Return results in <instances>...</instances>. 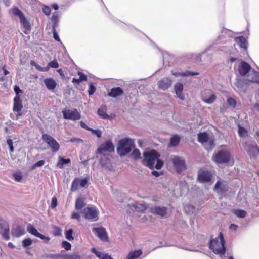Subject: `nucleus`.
<instances>
[{
  "label": "nucleus",
  "mask_w": 259,
  "mask_h": 259,
  "mask_svg": "<svg viewBox=\"0 0 259 259\" xmlns=\"http://www.w3.org/2000/svg\"><path fill=\"white\" fill-rule=\"evenodd\" d=\"M90 131H91L93 134H95L98 137L100 138L101 137L102 133L100 130L91 128Z\"/></svg>",
  "instance_id": "4d7b16f0"
},
{
  "label": "nucleus",
  "mask_w": 259,
  "mask_h": 259,
  "mask_svg": "<svg viewBox=\"0 0 259 259\" xmlns=\"http://www.w3.org/2000/svg\"><path fill=\"white\" fill-rule=\"evenodd\" d=\"M0 234L6 240L10 239V228L8 223L0 217Z\"/></svg>",
  "instance_id": "f8f14e48"
},
{
  "label": "nucleus",
  "mask_w": 259,
  "mask_h": 259,
  "mask_svg": "<svg viewBox=\"0 0 259 259\" xmlns=\"http://www.w3.org/2000/svg\"><path fill=\"white\" fill-rule=\"evenodd\" d=\"M13 14L15 16H18L20 19L21 18L23 17L24 15L22 11L19 9L17 7H14L12 10Z\"/></svg>",
  "instance_id": "4c0bfd02"
},
{
  "label": "nucleus",
  "mask_w": 259,
  "mask_h": 259,
  "mask_svg": "<svg viewBox=\"0 0 259 259\" xmlns=\"http://www.w3.org/2000/svg\"><path fill=\"white\" fill-rule=\"evenodd\" d=\"M20 23L21 25L23 27V32L26 34H28L29 33L30 31L31 30V25L30 24V22L29 21L26 19V18L24 16L23 17L21 18L20 19Z\"/></svg>",
  "instance_id": "6ab92c4d"
},
{
  "label": "nucleus",
  "mask_w": 259,
  "mask_h": 259,
  "mask_svg": "<svg viewBox=\"0 0 259 259\" xmlns=\"http://www.w3.org/2000/svg\"><path fill=\"white\" fill-rule=\"evenodd\" d=\"M23 108L20 96H15L14 98L13 111L16 112L21 111Z\"/></svg>",
  "instance_id": "aec40b11"
},
{
  "label": "nucleus",
  "mask_w": 259,
  "mask_h": 259,
  "mask_svg": "<svg viewBox=\"0 0 259 259\" xmlns=\"http://www.w3.org/2000/svg\"><path fill=\"white\" fill-rule=\"evenodd\" d=\"M83 213L85 219L87 220L96 221L98 219L99 211L95 206L85 208Z\"/></svg>",
  "instance_id": "6e6552de"
},
{
  "label": "nucleus",
  "mask_w": 259,
  "mask_h": 259,
  "mask_svg": "<svg viewBox=\"0 0 259 259\" xmlns=\"http://www.w3.org/2000/svg\"><path fill=\"white\" fill-rule=\"evenodd\" d=\"M172 74L175 76H195L199 74L198 72H191L190 71H186L185 72H177L172 71Z\"/></svg>",
  "instance_id": "a878e982"
},
{
  "label": "nucleus",
  "mask_w": 259,
  "mask_h": 259,
  "mask_svg": "<svg viewBox=\"0 0 259 259\" xmlns=\"http://www.w3.org/2000/svg\"><path fill=\"white\" fill-rule=\"evenodd\" d=\"M72 82L74 84L76 83L77 84H79L81 81L79 80V79H76L75 78H73L72 79Z\"/></svg>",
  "instance_id": "338daca9"
},
{
  "label": "nucleus",
  "mask_w": 259,
  "mask_h": 259,
  "mask_svg": "<svg viewBox=\"0 0 259 259\" xmlns=\"http://www.w3.org/2000/svg\"><path fill=\"white\" fill-rule=\"evenodd\" d=\"M132 155L135 159H138L140 158L141 153L139 149H135L132 153Z\"/></svg>",
  "instance_id": "79ce46f5"
},
{
  "label": "nucleus",
  "mask_w": 259,
  "mask_h": 259,
  "mask_svg": "<svg viewBox=\"0 0 259 259\" xmlns=\"http://www.w3.org/2000/svg\"><path fill=\"white\" fill-rule=\"evenodd\" d=\"M231 155L228 150L222 149L213 156V160L217 163H227L230 160Z\"/></svg>",
  "instance_id": "20e7f679"
},
{
  "label": "nucleus",
  "mask_w": 259,
  "mask_h": 259,
  "mask_svg": "<svg viewBox=\"0 0 259 259\" xmlns=\"http://www.w3.org/2000/svg\"><path fill=\"white\" fill-rule=\"evenodd\" d=\"M52 20L53 22H58L59 21V16L57 12H55L53 14L52 16Z\"/></svg>",
  "instance_id": "13d9d810"
},
{
  "label": "nucleus",
  "mask_w": 259,
  "mask_h": 259,
  "mask_svg": "<svg viewBox=\"0 0 259 259\" xmlns=\"http://www.w3.org/2000/svg\"><path fill=\"white\" fill-rule=\"evenodd\" d=\"M214 190L219 194H223L228 190V186L225 181H218L215 185Z\"/></svg>",
  "instance_id": "dca6fc26"
},
{
  "label": "nucleus",
  "mask_w": 259,
  "mask_h": 259,
  "mask_svg": "<svg viewBox=\"0 0 259 259\" xmlns=\"http://www.w3.org/2000/svg\"><path fill=\"white\" fill-rule=\"evenodd\" d=\"M142 254V251L141 250H135L131 251L128 254L127 259H136L140 256Z\"/></svg>",
  "instance_id": "473e14b6"
},
{
  "label": "nucleus",
  "mask_w": 259,
  "mask_h": 259,
  "mask_svg": "<svg viewBox=\"0 0 259 259\" xmlns=\"http://www.w3.org/2000/svg\"><path fill=\"white\" fill-rule=\"evenodd\" d=\"M42 139L51 148L52 152H57L60 148L58 142L51 136L47 134L42 135Z\"/></svg>",
  "instance_id": "423d86ee"
},
{
  "label": "nucleus",
  "mask_w": 259,
  "mask_h": 259,
  "mask_svg": "<svg viewBox=\"0 0 259 259\" xmlns=\"http://www.w3.org/2000/svg\"><path fill=\"white\" fill-rule=\"evenodd\" d=\"M151 212L154 214L164 217L167 213V208L165 207L155 206L151 208Z\"/></svg>",
  "instance_id": "412c9836"
},
{
  "label": "nucleus",
  "mask_w": 259,
  "mask_h": 259,
  "mask_svg": "<svg viewBox=\"0 0 259 259\" xmlns=\"http://www.w3.org/2000/svg\"><path fill=\"white\" fill-rule=\"evenodd\" d=\"M225 241L223 234L220 232L215 239H211L209 243V248L215 254L224 255L226 252Z\"/></svg>",
  "instance_id": "f03ea898"
},
{
  "label": "nucleus",
  "mask_w": 259,
  "mask_h": 259,
  "mask_svg": "<svg viewBox=\"0 0 259 259\" xmlns=\"http://www.w3.org/2000/svg\"><path fill=\"white\" fill-rule=\"evenodd\" d=\"M175 90L177 97L181 100H184L185 96L183 94V85L181 83H177L175 85Z\"/></svg>",
  "instance_id": "5701e85b"
},
{
  "label": "nucleus",
  "mask_w": 259,
  "mask_h": 259,
  "mask_svg": "<svg viewBox=\"0 0 259 259\" xmlns=\"http://www.w3.org/2000/svg\"><path fill=\"white\" fill-rule=\"evenodd\" d=\"M53 229V235L54 236H59L61 235L62 230L59 227L55 226Z\"/></svg>",
  "instance_id": "de8ad7c7"
},
{
  "label": "nucleus",
  "mask_w": 259,
  "mask_h": 259,
  "mask_svg": "<svg viewBox=\"0 0 259 259\" xmlns=\"http://www.w3.org/2000/svg\"><path fill=\"white\" fill-rule=\"evenodd\" d=\"M64 258L65 259H80V256L77 254H66Z\"/></svg>",
  "instance_id": "a18cd8bd"
},
{
  "label": "nucleus",
  "mask_w": 259,
  "mask_h": 259,
  "mask_svg": "<svg viewBox=\"0 0 259 259\" xmlns=\"http://www.w3.org/2000/svg\"><path fill=\"white\" fill-rule=\"evenodd\" d=\"M53 37L55 40L57 41H60L59 35L57 34L56 30L53 31Z\"/></svg>",
  "instance_id": "680f3d73"
},
{
  "label": "nucleus",
  "mask_w": 259,
  "mask_h": 259,
  "mask_svg": "<svg viewBox=\"0 0 259 259\" xmlns=\"http://www.w3.org/2000/svg\"><path fill=\"white\" fill-rule=\"evenodd\" d=\"M238 134L241 137H246L248 136V131L240 125L238 126Z\"/></svg>",
  "instance_id": "e433bc0d"
},
{
  "label": "nucleus",
  "mask_w": 259,
  "mask_h": 259,
  "mask_svg": "<svg viewBox=\"0 0 259 259\" xmlns=\"http://www.w3.org/2000/svg\"><path fill=\"white\" fill-rule=\"evenodd\" d=\"M57 205V199L55 197H53L52 199L51 206L52 208H55Z\"/></svg>",
  "instance_id": "864d4df0"
},
{
  "label": "nucleus",
  "mask_w": 259,
  "mask_h": 259,
  "mask_svg": "<svg viewBox=\"0 0 259 259\" xmlns=\"http://www.w3.org/2000/svg\"><path fill=\"white\" fill-rule=\"evenodd\" d=\"M235 41L241 48L245 50L247 49V40L244 37L241 36L236 37L235 38Z\"/></svg>",
  "instance_id": "cd10ccee"
},
{
  "label": "nucleus",
  "mask_w": 259,
  "mask_h": 259,
  "mask_svg": "<svg viewBox=\"0 0 259 259\" xmlns=\"http://www.w3.org/2000/svg\"><path fill=\"white\" fill-rule=\"evenodd\" d=\"M198 141L201 144L206 143L205 148L207 150H212L215 146L214 139L209 138L206 132H200L198 134Z\"/></svg>",
  "instance_id": "39448f33"
},
{
  "label": "nucleus",
  "mask_w": 259,
  "mask_h": 259,
  "mask_svg": "<svg viewBox=\"0 0 259 259\" xmlns=\"http://www.w3.org/2000/svg\"><path fill=\"white\" fill-rule=\"evenodd\" d=\"M42 12L45 15L49 16L51 14L50 7L48 6H44L42 8Z\"/></svg>",
  "instance_id": "8fccbe9b"
},
{
  "label": "nucleus",
  "mask_w": 259,
  "mask_h": 259,
  "mask_svg": "<svg viewBox=\"0 0 259 259\" xmlns=\"http://www.w3.org/2000/svg\"><path fill=\"white\" fill-rule=\"evenodd\" d=\"M238 228V226L233 224H232L229 226V229L231 230H236Z\"/></svg>",
  "instance_id": "69168bd1"
},
{
  "label": "nucleus",
  "mask_w": 259,
  "mask_h": 259,
  "mask_svg": "<svg viewBox=\"0 0 259 259\" xmlns=\"http://www.w3.org/2000/svg\"><path fill=\"white\" fill-rule=\"evenodd\" d=\"M123 94V91L120 87H115L111 89L110 92L108 93V95L110 97H116L118 96L121 95Z\"/></svg>",
  "instance_id": "b1692460"
},
{
  "label": "nucleus",
  "mask_w": 259,
  "mask_h": 259,
  "mask_svg": "<svg viewBox=\"0 0 259 259\" xmlns=\"http://www.w3.org/2000/svg\"><path fill=\"white\" fill-rule=\"evenodd\" d=\"M172 162L176 171L181 173L186 169V165L185 160L178 156H175L172 159Z\"/></svg>",
  "instance_id": "9b49d317"
},
{
  "label": "nucleus",
  "mask_w": 259,
  "mask_h": 259,
  "mask_svg": "<svg viewBox=\"0 0 259 259\" xmlns=\"http://www.w3.org/2000/svg\"><path fill=\"white\" fill-rule=\"evenodd\" d=\"M172 81L168 78H164L158 82V85L160 89L166 90L171 85Z\"/></svg>",
  "instance_id": "4be33fe9"
},
{
  "label": "nucleus",
  "mask_w": 259,
  "mask_h": 259,
  "mask_svg": "<svg viewBox=\"0 0 259 259\" xmlns=\"http://www.w3.org/2000/svg\"><path fill=\"white\" fill-rule=\"evenodd\" d=\"M35 68L38 71H47L49 70V67L43 68V67H41V66H40L38 65H37L36 66H35Z\"/></svg>",
  "instance_id": "052dcab7"
},
{
  "label": "nucleus",
  "mask_w": 259,
  "mask_h": 259,
  "mask_svg": "<svg viewBox=\"0 0 259 259\" xmlns=\"http://www.w3.org/2000/svg\"><path fill=\"white\" fill-rule=\"evenodd\" d=\"M92 252L94 253L100 259H101L102 257L104 256V255L102 253V252H100V251H97L95 248H93L92 249Z\"/></svg>",
  "instance_id": "3c124183"
},
{
  "label": "nucleus",
  "mask_w": 259,
  "mask_h": 259,
  "mask_svg": "<svg viewBox=\"0 0 259 259\" xmlns=\"http://www.w3.org/2000/svg\"><path fill=\"white\" fill-rule=\"evenodd\" d=\"M248 81L250 82L257 83L259 84V72L253 71L249 75Z\"/></svg>",
  "instance_id": "c85d7f7f"
},
{
  "label": "nucleus",
  "mask_w": 259,
  "mask_h": 259,
  "mask_svg": "<svg viewBox=\"0 0 259 259\" xmlns=\"http://www.w3.org/2000/svg\"><path fill=\"white\" fill-rule=\"evenodd\" d=\"M25 233V229L21 226H17L16 228L13 229L12 234L14 236L19 237Z\"/></svg>",
  "instance_id": "bb28decb"
},
{
  "label": "nucleus",
  "mask_w": 259,
  "mask_h": 259,
  "mask_svg": "<svg viewBox=\"0 0 259 259\" xmlns=\"http://www.w3.org/2000/svg\"><path fill=\"white\" fill-rule=\"evenodd\" d=\"M71 162L70 159H65L61 156L59 157V161L57 163V167L62 168L64 164H69Z\"/></svg>",
  "instance_id": "72a5a7b5"
},
{
  "label": "nucleus",
  "mask_w": 259,
  "mask_h": 259,
  "mask_svg": "<svg viewBox=\"0 0 259 259\" xmlns=\"http://www.w3.org/2000/svg\"><path fill=\"white\" fill-rule=\"evenodd\" d=\"M93 232L103 241L108 242L109 241L107 233L105 228L103 227L94 228Z\"/></svg>",
  "instance_id": "4468645a"
},
{
  "label": "nucleus",
  "mask_w": 259,
  "mask_h": 259,
  "mask_svg": "<svg viewBox=\"0 0 259 259\" xmlns=\"http://www.w3.org/2000/svg\"><path fill=\"white\" fill-rule=\"evenodd\" d=\"M44 82L47 89L50 90H53L57 85L56 81L52 78H46Z\"/></svg>",
  "instance_id": "393cba45"
},
{
  "label": "nucleus",
  "mask_w": 259,
  "mask_h": 259,
  "mask_svg": "<svg viewBox=\"0 0 259 259\" xmlns=\"http://www.w3.org/2000/svg\"><path fill=\"white\" fill-rule=\"evenodd\" d=\"M85 205V199L83 198L79 197L76 199L75 209L76 210H81Z\"/></svg>",
  "instance_id": "c756f323"
},
{
  "label": "nucleus",
  "mask_w": 259,
  "mask_h": 259,
  "mask_svg": "<svg viewBox=\"0 0 259 259\" xmlns=\"http://www.w3.org/2000/svg\"><path fill=\"white\" fill-rule=\"evenodd\" d=\"M89 178H84L81 180L79 179V184L81 187H84L88 186V182Z\"/></svg>",
  "instance_id": "09e8293b"
},
{
  "label": "nucleus",
  "mask_w": 259,
  "mask_h": 259,
  "mask_svg": "<svg viewBox=\"0 0 259 259\" xmlns=\"http://www.w3.org/2000/svg\"><path fill=\"white\" fill-rule=\"evenodd\" d=\"M107 107L106 105H102L98 110V114L103 119H107L108 117V114H106Z\"/></svg>",
  "instance_id": "7c9ffc66"
},
{
  "label": "nucleus",
  "mask_w": 259,
  "mask_h": 259,
  "mask_svg": "<svg viewBox=\"0 0 259 259\" xmlns=\"http://www.w3.org/2000/svg\"><path fill=\"white\" fill-rule=\"evenodd\" d=\"M32 244V240L29 238H25L22 241V246L24 247H27Z\"/></svg>",
  "instance_id": "ea45409f"
},
{
  "label": "nucleus",
  "mask_w": 259,
  "mask_h": 259,
  "mask_svg": "<svg viewBox=\"0 0 259 259\" xmlns=\"http://www.w3.org/2000/svg\"><path fill=\"white\" fill-rule=\"evenodd\" d=\"M232 212L236 217L240 218H244L247 214V212L245 210L239 209H233Z\"/></svg>",
  "instance_id": "2f4dec72"
},
{
  "label": "nucleus",
  "mask_w": 259,
  "mask_h": 259,
  "mask_svg": "<svg viewBox=\"0 0 259 259\" xmlns=\"http://www.w3.org/2000/svg\"><path fill=\"white\" fill-rule=\"evenodd\" d=\"M202 101L207 104L213 103L216 99L215 94L210 90L206 89L201 93Z\"/></svg>",
  "instance_id": "ddd939ff"
},
{
  "label": "nucleus",
  "mask_w": 259,
  "mask_h": 259,
  "mask_svg": "<svg viewBox=\"0 0 259 259\" xmlns=\"http://www.w3.org/2000/svg\"><path fill=\"white\" fill-rule=\"evenodd\" d=\"M160 154L155 150L144 153L143 163L151 169H160L163 166L162 160L159 159Z\"/></svg>",
  "instance_id": "f257e3e1"
},
{
  "label": "nucleus",
  "mask_w": 259,
  "mask_h": 259,
  "mask_svg": "<svg viewBox=\"0 0 259 259\" xmlns=\"http://www.w3.org/2000/svg\"><path fill=\"white\" fill-rule=\"evenodd\" d=\"M72 234L73 230L72 229H69L65 232V238L69 241H72L74 239Z\"/></svg>",
  "instance_id": "58836bf2"
},
{
  "label": "nucleus",
  "mask_w": 259,
  "mask_h": 259,
  "mask_svg": "<svg viewBox=\"0 0 259 259\" xmlns=\"http://www.w3.org/2000/svg\"><path fill=\"white\" fill-rule=\"evenodd\" d=\"M243 147L251 157H256L259 154V147L256 144L246 142Z\"/></svg>",
  "instance_id": "9d476101"
},
{
  "label": "nucleus",
  "mask_w": 259,
  "mask_h": 259,
  "mask_svg": "<svg viewBox=\"0 0 259 259\" xmlns=\"http://www.w3.org/2000/svg\"><path fill=\"white\" fill-rule=\"evenodd\" d=\"M13 179L16 182H20L22 179V175L21 172H17L13 175Z\"/></svg>",
  "instance_id": "a19ab883"
},
{
  "label": "nucleus",
  "mask_w": 259,
  "mask_h": 259,
  "mask_svg": "<svg viewBox=\"0 0 259 259\" xmlns=\"http://www.w3.org/2000/svg\"><path fill=\"white\" fill-rule=\"evenodd\" d=\"M62 246L66 250H69L71 249V244L66 241H63L62 242Z\"/></svg>",
  "instance_id": "49530a36"
},
{
  "label": "nucleus",
  "mask_w": 259,
  "mask_h": 259,
  "mask_svg": "<svg viewBox=\"0 0 259 259\" xmlns=\"http://www.w3.org/2000/svg\"><path fill=\"white\" fill-rule=\"evenodd\" d=\"M135 147L134 141L130 138H123L119 141L117 152L121 156L128 154Z\"/></svg>",
  "instance_id": "7ed1b4c3"
},
{
  "label": "nucleus",
  "mask_w": 259,
  "mask_h": 259,
  "mask_svg": "<svg viewBox=\"0 0 259 259\" xmlns=\"http://www.w3.org/2000/svg\"><path fill=\"white\" fill-rule=\"evenodd\" d=\"M14 90L16 93V96H19V93H22V91L19 86L15 85L14 87Z\"/></svg>",
  "instance_id": "bf43d9fd"
},
{
  "label": "nucleus",
  "mask_w": 259,
  "mask_h": 259,
  "mask_svg": "<svg viewBox=\"0 0 259 259\" xmlns=\"http://www.w3.org/2000/svg\"><path fill=\"white\" fill-rule=\"evenodd\" d=\"M62 113L65 119L75 121L81 118L80 114L76 108L72 110L64 109Z\"/></svg>",
  "instance_id": "1a4fd4ad"
},
{
  "label": "nucleus",
  "mask_w": 259,
  "mask_h": 259,
  "mask_svg": "<svg viewBox=\"0 0 259 259\" xmlns=\"http://www.w3.org/2000/svg\"><path fill=\"white\" fill-rule=\"evenodd\" d=\"M227 103L230 106L233 108L236 107L237 104L236 100L232 97H229L228 98Z\"/></svg>",
  "instance_id": "c03bdc74"
},
{
  "label": "nucleus",
  "mask_w": 259,
  "mask_h": 259,
  "mask_svg": "<svg viewBox=\"0 0 259 259\" xmlns=\"http://www.w3.org/2000/svg\"><path fill=\"white\" fill-rule=\"evenodd\" d=\"M251 69V66L245 61H242L238 66V71L241 76L246 75Z\"/></svg>",
  "instance_id": "f3484780"
},
{
  "label": "nucleus",
  "mask_w": 259,
  "mask_h": 259,
  "mask_svg": "<svg viewBox=\"0 0 259 259\" xmlns=\"http://www.w3.org/2000/svg\"><path fill=\"white\" fill-rule=\"evenodd\" d=\"M180 139L179 135H175L170 138V144L172 146H176L179 144Z\"/></svg>",
  "instance_id": "f704fd0d"
},
{
  "label": "nucleus",
  "mask_w": 259,
  "mask_h": 259,
  "mask_svg": "<svg viewBox=\"0 0 259 259\" xmlns=\"http://www.w3.org/2000/svg\"><path fill=\"white\" fill-rule=\"evenodd\" d=\"M52 68H57L59 67V64L56 60H53L48 64V67Z\"/></svg>",
  "instance_id": "37998d69"
},
{
  "label": "nucleus",
  "mask_w": 259,
  "mask_h": 259,
  "mask_svg": "<svg viewBox=\"0 0 259 259\" xmlns=\"http://www.w3.org/2000/svg\"><path fill=\"white\" fill-rule=\"evenodd\" d=\"M79 184V179L76 178L72 182L71 190L72 191H76L78 190V185Z\"/></svg>",
  "instance_id": "c9c22d12"
},
{
  "label": "nucleus",
  "mask_w": 259,
  "mask_h": 259,
  "mask_svg": "<svg viewBox=\"0 0 259 259\" xmlns=\"http://www.w3.org/2000/svg\"><path fill=\"white\" fill-rule=\"evenodd\" d=\"M78 74L79 76V79L81 81H87V76L85 75H84L83 73H82L81 72H78Z\"/></svg>",
  "instance_id": "6e6d98bb"
},
{
  "label": "nucleus",
  "mask_w": 259,
  "mask_h": 259,
  "mask_svg": "<svg viewBox=\"0 0 259 259\" xmlns=\"http://www.w3.org/2000/svg\"><path fill=\"white\" fill-rule=\"evenodd\" d=\"M96 91V87L92 84L90 83L88 89V93L89 95H93Z\"/></svg>",
  "instance_id": "603ef678"
},
{
  "label": "nucleus",
  "mask_w": 259,
  "mask_h": 259,
  "mask_svg": "<svg viewBox=\"0 0 259 259\" xmlns=\"http://www.w3.org/2000/svg\"><path fill=\"white\" fill-rule=\"evenodd\" d=\"M80 126H81V127L88 130V131H91V128H90L89 127H88L86 124L83 122V121H80Z\"/></svg>",
  "instance_id": "e2e57ef3"
},
{
  "label": "nucleus",
  "mask_w": 259,
  "mask_h": 259,
  "mask_svg": "<svg viewBox=\"0 0 259 259\" xmlns=\"http://www.w3.org/2000/svg\"><path fill=\"white\" fill-rule=\"evenodd\" d=\"M114 146L110 140L106 141L101 144L97 149V153L104 156L114 152Z\"/></svg>",
  "instance_id": "0eeeda50"
},
{
  "label": "nucleus",
  "mask_w": 259,
  "mask_h": 259,
  "mask_svg": "<svg viewBox=\"0 0 259 259\" xmlns=\"http://www.w3.org/2000/svg\"><path fill=\"white\" fill-rule=\"evenodd\" d=\"M45 163V161L44 160H40L39 161H38L37 162H36L34 166L35 167H41Z\"/></svg>",
  "instance_id": "0e129e2a"
},
{
  "label": "nucleus",
  "mask_w": 259,
  "mask_h": 259,
  "mask_svg": "<svg viewBox=\"0 0 259 259\" xmlns=\"http://www.w3.org/2000/svg\"><path fill=\"white\" fill-rule=\"evenodd\" d=\"M27 231L34 236L45 240L46 241H49L50 240V238L45 237L44 235L39 233L31 224L28 225L27 227Z\"/></svg>",
  "instance_id": "a211bd4d"
},
{
  "label": "nucleus",
  "mask_w": 259,
  "mask_h": 259,
  "mask_svg": "<svg viewBox=\"0 0 259 259\" xmlns=\"http://www.w3.org/2000/svg\"><path fill=\"white\" fill-rule=\"evenodd\" d=\"M71 218L73 219H76L78 221L80 220V214L76 212H73L71 214Z\"/></svg>",
  "instance_id": "5fc2aeb1"
},
{
  "label": "nucleus",
  "mask_w": 259,
  "mask_h": 259,
  "mask_svg": "<svg viewBox=\"0 0 259 259\" xmlns=\"http://www.w3.org/2000/svg\"><path fill=\"white\" fill-rule=\"evenodd\" d=\"M212 175L207 170L200 169L198 174V180L202 183L209 182L211 180Z\"/></svg>",
  "instance_id": "2eb2a0df"
},
{
  "label": "nucleus",
  "mask_w": 259,
  "mask_h": 259,
  "mask_svg": "<svg viewBox=\"0 0 259 259\" xmlns=\"http://www.w3.org/2000/svg\"><path fill=\"white\" fill-rule=\"evenodd\" d=\"M101 259H113L110 255H109L107 254H104V256L102 257Z\"/></svg>",
  "instance_id": "774afa93"
}]
</instances>
